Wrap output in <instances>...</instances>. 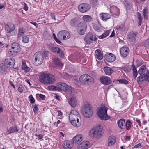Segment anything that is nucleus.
I'll use <instances>...</instances> for the list:
<instances>
[{"label":"nucleus","mask_w":149,"mask_h":149,"mask_svg":"<svg viewBox=\"0 0 149 149\" xmlns=\"http://www.w3.org/2000/svg\"><path fill=\"white\" fill-rule=\"evenodd\" d=\"M39 81L46 84H54L56 81L55 77L51 74L43 73L39 77Z\"/></svg>","instance_id":"1"},{"label":"nucleus","mask_w":149,"mask_h":149,"mask_svg":"<svg viewBox=\"0 0 149 149\" xmlns=\"http://www.w3.org/2000/svg\"><path fill=\"white\" fill-rule=\"evenodd\" d=\"M107 107L101 106L97 112V114L100 118L103 120H107L110 118V117L107 114Z\"/></svg>","instance_id":"2"},{"label":"nucleus","mask_w":149,"mask_h":149,"mask_svg":"<svg viewBox=\"0 0 149 149\" xmlns=\"http://www.w3.org/2000/svg\"><path fill=\"white\" fill-rule=\"evenodd\" d=\"M80 82L84 85L92 84L94 81V78L88 74L81 75L79 77Z\"/></svg>","instance_id":"3"},{"label":"nucleus","mask_w":149,"mask_h":149,"mask_svg":"<svg viewBox=\"0 0 149 149\" xmlns=\"http://www.w3.org/2000/svg\"><path fill=\"white\" fill-rule=\"evenodd\" d=\"M81 111L85 117L88 118L92 116L93 109L89 104H86L82 107Z\"/></svg>","instance_id":"4"},{"label":"nucleus","mask_w":149,"mask_h":149,"mask_svg":"<svg viewBox=\"0 0 149 149\" xmlns=\"http://www.w3.org/2000/svg\"><path fill=\"white\" fill-rule=\"evenodd\" d=\"M102 131L101 127L97 126L91 130L89 132V134L91 137L98 139L101 137Z\"/></svg>","instance_id":"5"},{"label":"nucleus","mask_w":149,"mask_h":149,"mask_svg":"<svg viewBox=\"0 0 149 149\" xmlns=\"http://www.w3.org/2000/svg\"><path fill=\"white\" fill-rule=\"evenodd\" d=\"M33 63L36 65H39L43 62L44 58L42 53L40 52H36L34 55Z\"/></svg>","instance_id":"6"},{"label":"nucleus","mask_w":149,"mask_h":149,"mask_svg":"<svg viewBox=\"0 0 149 149\" xmlns=\"http://www.w3.org/2000/svg\"><path fill=\"white\" fill-rule=\"evenodd\" d=\"M11 47L9 51V54L11 56H15L20 51L19 46L18 43L14 42L12 44Z\"/></svg>","instance_id":"7"},{"label":"nucleus","mask_w":149,"mask_h":149,"mask_svg":"<svg viewBox=\"0 0 149 149\" xmlns=\"http://www.w3.org/2000/svg\"><path fill=\"white\" fill-rule=\"evenodd\" d=\"M15 60L13 58H6L4 62V65L9 68H13L15 63Z\"/></svg>","instance_id":"8"},{"label":"nucleus","mask_w":149,"mask_h":149,"mask_svg":"<svg viewBox=\"0 0 149 149\" xmlns=\"http://www.w3.org/2000/svg\"><path fill=\"white\" fill-rule=\"evenodd\" d=\"M79 10L82 13H85L88 11L90 8V5L86 3L80 4L78 6Z\"/></svg>","instance_id":"9"},{"label":"nucleus","mask_w":149,"mask_h":149,"mask_svg":"<svg viewBox=\"0 0 149 149\" xmlns=\"http://www.w3.org/2000/svg\"><path fill=\"white\" fill-rule=\"evenodd\" d=\"M99 80L102 84L105 85H108L111 83L110 78L107 76H102L100 78Z\"/></svg>","instance_id":"10"},{"label":"nucleus","mask_w":149,"mask_h":149,"mask_svg":"<svg viewBox=\"0 0 149 149\" xmlns=\"http://www.w3.org/2000/svg\"><path fill=\"white\" fill-rule=\"evenodd\" d=\"M120 52L121 56L124 58H125L129 54V49L127 47H123L120 49Z\"/></svg>","instance_id":"11"},{"label":"nucleus","mask_w":149,"mask_h":149,"mask_svg":"<svg viewBox=\"0 0 149 149\" xmlns=\"http://www.w3.org/2000/svg\"><path fill=\"white\" fill-rule=\"evenodd\" d=\"M90 143L88 141H83L79 144L77 146L78 149H87L89 148Z\"/></svg>","instance_id":"12"},{"label":"nucleus","mask_w":149,"mask_h":149,"mask_svg":"<svg viewBox=\"0 0 149 149\" xmlns=\"http://www.w3.org/2000/svg\"><path fill=\"white\" fill-rule=\"evenodd\" d=\"M5 31L7 33H10L13 31L15 29L14 25L11 23H9L5 25Z\"/></svg>","instance_id":"13"},{"label":"nucleus","mask_w":149,"mask_h":149,"mask_svg":"<svg viewBox=\"0 0 149 149\" xmlns=\"http://www.w3.org/2000/svg\"><path fill=\"white\" fill-rule=\"evenodd\" d=\"M127 38L129 41L133 42L136 40V35L137 34V32H134L133 31L129 32Z\"/></svg>","instance_id":"14"},{"label":"nucleus","mask_w":149,"mask_h":149,"mask_svg":"<svg viewBox=\"0 0 149 149\" xmlns=\"http://www.w3.org/2000/svg\"><path fill=\"white\" fill-rule=\"evenodd\" d=\"M62 145L64 149H71L72 147V141L68 140L65 141Z\"/></svg>","instance_id":"15"},{"label":"nucleus","mask_w":149,"mask_h":149,"mask_svg":"<svg viewBox=\"0 0 149 149\" xmlns=\"http://www.w3.org/2000/svg\"><path fill=\"white\" fill-rule=\"evenodd\" d=\"M104 57L107 61L110 62L114 61L116 59L115 56L112 53L106 54L105 55Z\"/></svg>","instance_id":"16"},{"label":"nucleus","mask_w":149,"mask_h":149,"mask_svg":"<svg viewBox=\"0 0 149 149\" xmlns=\"http://www.w3.org/2000/svg\"><path fill=\"white\" fill-rule=\"evenodd\" d=\"M83 136L81 134H79L76 136L73 139V143L77 144L83 140Z\"/></svg>","instance_id":"17"},{"label":"nucleus","mask_w":149,"mask_h":149,"mask_svg":"<svg viewBox=\"0 0 149 149\" xmlns=\"http://www.w3.org/2000/svg\"><path fill=\"white\" fill-rule=\"evenodd\" d=\"M148 77L145 74H144L139 76L137 78V81L139 84L141 83L143 81H147Z\"/></svg>","instance_id":"18"},{"label":"nucleus","mask_w":149,"mask_h":149,"mask_svg":"<svg viewBox=\"0 0 149 149\" xmlns=\"http://www.w3.org/2000/svg\"><path fill=\"white\" fill-rule=\"evenodd\" d=\"M93 39V35L91 33H88L86 36L84 38V40L87 44H90L91 43Z\"/></svg>","instance_id":"19"},{"label":"nucleus","mask_w":149,"mask_h":149,"mask_svg":"<svg viewBox=\"0 0 149 149\" xmlns=\"http://www.w3.org/2000/svg\"><path fill=\"white\" fill-rule=\"evenodd\" d=\"M99 16L101 19L104 21L106 20L111 17V16L110 14L104 13H100Z\"/></svg>","instance_id":"20"},{"label":"nucleus","mask_w":149,"mask_h":149,"mask_svg":"<svg viewBox=\"0 0 149 149\" xmlns=\"http://www.w3.org/2000/svg\"><path fill=\"white\" fill-rule=\"evenodd\" d=\"M125 121L124 119H121L117 121L119 127L122 129H125Z\"/></svg>","instance_id":"21"},{"label":"nucleus","mask_w":149,"mask_h":149,"mask_svg":"<svg viewBox=\"0 0 149 149\" xmlns=\"http://www.w3.org/2000/svg\"><path fill=\"white\" fill-rule=\"evenodd\" d=\"M95 55L96 58L99 60H101L103 57L101 51L98 49L95 51Z\"/></svg>","instance_id":"22"},{"label":"nucleus","mask_w":149,"mask_h":149,"mask_svg":"<svg viewBox=\"0 0 149 149\" xmlns=\"http://www.w3.org/2000/svg\"><path fill=\"white\" fill-rule=\"evenodd\" d=\"M71 123L72 125L78 127L80 125L81 123V121H79V120L78 118H77L76 120H70Z\"/></svg>","instance_id":"23"},{"label":"nucleus","mask_w":149,"mask_h":149,"mask_svg":"<svg viewBox=\"0 0 149 149\" xmlns=\"http://www.w3.org/2000/svg\"><path fill=\"white\" fill-rule=\"evenodd\" d=\"M18 131V129L16 126H12L10 128H9L7 131L6 132V133L7 134L14 133Z\"/></svg>","instance_id":"24"},{"label":"nucleus","mask_w":149,"mask_h":149,"mask_svg":"<svg viewBox=\"0 0 149 149\" xmlns=\"http://www.w3.org/2000/svg\"><path fill=\"white\" fill-rule=\"evenodd\" d=\"M116 137L113 136H111L109 137L108 145L109 146H111L113 145L116 141Z\"/></svg>","instance_id":"25"},{"label":"nucleus","mask_w":149,"mask_h":149,"mask_svg":"<svg viewBox=\"0 0 149 149\" xmlns=\"http://www.w3.org/2000/svg\"><path fill=\"white\" fill-rule=\"evenodd\" d=\"M77 116H79V113L76 110H73L70 113L69 117V120L73 119L72 117H75Z\"/></svg>","instance_id":"26"},{"label":"nucleus","mask_w":149,"mask_h":149,"mask_svg":"<svg viewBox=\"0 0 149 149\" xmlns=\"http://www.w3.org/2000/svg\"><path fill=\"white\" fill-rule=\"evenodd\" d=\"M68 102L71 106L73 107H75L77 104V101L75 98L74 97L70 98Z\"/></svg>","instance_id":"27"},{"label":"nucleus","mask_w":149,"mask_h":149,"mask_svg":"<svg viewBox=\"0 0 149 149\" xmlns=\"http://www.w3.org/2000/svg\"><path fill=\"white\" fill-rule=\"evenodd\" d=\"M104 70L105 73L109 75L111 74L113 71V70L111 68L107 66L105 67Z\"/></svg>","instance_id":"28"},{"label":"nucleus","mask_w":149,"mask_h":149,"mask_svg":"<svg viewBox=\"0 0 149 149\" xmlns=\"http://www.w3.org/2000/svg\"><path fill=\"white\" fill-rule=\"evenodd\" d=\"M21 67L22 70H24L26 72H28L30 70L29 68L27 66L26 63L24 61H22Z\"/></svg>","instance_id":"29"},{"label":"nucleus","mask_w":149,"mask_h":149,"mask_svg":"<svg viewBox=\"0 0 149 149\" xmlns=\"http://www.w3.org/2000/svg\"><path fill=\"white\" fill-rule=\"evenodd\" d=\"M52 60L54 63L56 65L60 66H62L63 65V63L58 58H53Z\"/></svg>","instance_id":"30"},{"label":"nucleus","mask_w":149,"mask_h":149,"mask_svg":"<svg viewBox=\"0 0 149 149\" xmlns=\"http://www.w3.org/2000/svg\"><path fill=\"white\" fill-rule=\"evenodd\" d=\"M125 129H126L127 130H130L132 125V123L129 120H127L125 122Z\"/></svg>","instance_id":"31"},{"label":"nucleus","mask_w":149,"mask_h":149,"mask_svg":"<svg viewBox=\"0 0 149 149\" xmlns=\"http://www.w3.org/2000/svg\"><path fill=\"white\" fill-rule=\"evenodd\" d=\"M57 85L58 86V91H62L64 90L65 86H67V84L64 83L60 82Z\"/></svg>","instance_id":"32"},{"label":"nucleus","mask_w":149,"mask_h":149,"mask_svg":"<svg viewBox=\"0 0 149 149\" xmlns=\"http://www.w3.org/2000/svg\"><path fill=\"white\" fill-rule=\"evenodd\" d=\"M64 30L59 31L57 34V37L58 38L61 40H65V36L64 35L63 32Z\"/></svg>","instance_id":"33"},{"label":"nucleus","mask_w":149,"mask_h":149,"mask_svg":"<svg viewBox=\"0 0 149 149\" xmlns=\"http://www.w3.org/2000/svg\"><path fill=\"white\" fill-rule=\"evenodd\" d=\"M26 31L25 29L23 27H20L19 28L18 31V36L21 37L23 36Z\"/></svg>","instance_id":"34"},{"label":"nucleus","mask_w":149,"mask_h":149,"mask_svg":"<svg viewBox=\"0 0 149 149\" xmlns=\"http://www.w3.org/2000/svg\"><path fill=\"white\" fill-rule=\"evenodd\" d=\"M72 90L71 87L67 84V86H65L63 91L67 93V94H70L72 93Z\"/></svg>","instance_id":"35"},{"label":"nucleus","mask_w":149,"mask_h":149,"mask_svg":"<svg viewBox=\"0 0 149 149\" xmlns=\"http://www.w3.org/2000/svg\"><path fill=\"white\" fill-rule=\"evenodd\" d=\"M109 30L106 31L102 35L100 36H97V37L98 36L99 39L104 38L106 37L109 35Z\"/></svg>","instance_id":"36"},{"label":"nucleus","mask_w":149,"mask_h":149,"mask_svg":"<svg viewBox=\"0 0 149 149\" xmlns=\"http://www.w3.org/2000/svg\"><path fill=\"white\" fill-rule=\"evenodd\" d=\"M83 20L86 22H90L92 20V18L89 15H85L83 17Z\"/></svg>","instance_id":"37"},{"label":"nucleus","mask_w":149,"mask_h":149,"mask_svg":"<svg viewBox=\"0 0 149 149\" xmlns=\"http://www.w3.org/2000/svg\"><path fill=\"white\" fill-rule=\"evenodd\" d=\"M124 4L127 10H130L132 8V3L131 2L126 1H125Z\"/></svg>","instance_id":"38"},{"label":"nucleus","mask_w":149,"mask_h":149,"mask_svg":"<svg viewBox=\"0 0 149 149\" xmlns=\"http://www.w3.org/2000/svg\"><path fill=\"white\" fill-rule=\"evenodd\" d=\"M148 10L146 8H145L143 10L142 14L143 16L144 19H148Z\"/></svg>","instance_id":"39"},{"label":"nucleus","mask_w":149,"mask_h":149,"mask_svg":"<svg viewBox=\"0 0 149 149\" xmlns=\"http://www.w3.org/2000/svg\"><path fill=\"white\" fill-rule=\"evenodd\" d=\"M48 88L49 90L54 91H58V85L55 86L54 85L49 86L48 87Z\"/></svg>","instance_id":"40"},{"label":"nucleus","mask_w":149,"mask_h":149,"mask_svg":"<svg viewBox=\"0 0 149 149\" xmlns=\"http://www.w3.org/2000/svg\"><path fill=\"white\" fill-rule=\"evenodd\" d=\"M146 67L145 66H141L138 71L139 74H143V73H144L146 71Z\"/></svg>","instance_id":"41"},{"label":"nucleus","mask_w":149,"mask_h":149,"mask_svg":"<svg viewBox=\"0 0 149 149\" xmlns=\"http://www.w3.org/2000/svg\"><path fill=\"white\" fill-rule=\"evenodd\" d=\"M84 26H85V29H86L87 26L86 23L85 22H80L77 28H80V29H84Z\"/></svg>","instance_id":"42"},{"label":"nucleus","mask_w":149,"mask_h":149,"mask_svg":"<svg viewBox=\"0 0 149 149\" xmlns=\"http://www.w3.org/2000/svg\"><path fill=\"white\" fill-rule=\"evenodd\" d=\"M77 21L75 18H74L70 21V24L72 26L75 27L77 24Z\"/></svg>","instance_id":"43"},{"label":"nucleus","mask_w":149,"mask_h":149,"mask_svg":"<svg viewBox=\"0 0 149 149\" xmlns=\"http://www.w3.org/2000/svg\"><path fill=\"white\" fill-rule=\"evenodd\" d=\"M85 26H84V29H80V28H77V31L79 34L81 35H83L85 33L86 29H85Z\"/></svg>","instance_id":"44"},{"label":"nucleus","mask_w":149,"mask_h":149,"mask_svg":"<svg viewBox=\"0 0 149 149\" xmlns=\"http://www.w3.org/2000/svg\"><path fill=\"white\" fill-rule=\"evenodd\" d=\"M59 48L57 47H52L51 49V51L54 53H57V52H59Z\"/></svg>","instance_id":"45"},{"label":"nucleus","mask_w":149,"mask_h":149,"mask_svg":"<svg viewBox=\"0 0 149 149\" xmlns=\"http://www.w3.org/2000/svg\"><path fill=\"white\" fill-rule=\"evenodd\" d=\"M29 39L27 36H24L22 37V42L25 43H27L29 41Z\"/></svg>","instance_id":"46"},{"label":"nucleus","mask_w":149,"mask_h":149,"mask_svg":"<svg viewBox=\"0 0 149 149\" xmlns=\"http://www.w3.org/2000/svg\"><path fill=\"white\" fill-rule=\"evenodd\" d=\"M119 83L122 84H127L128 81L125 79H122L118 80Z\"/></svg>","instance_id":"47"},{"label":"nucleus","mask_w":149,"mask_h":149,"mask_svg":"<svg viewBox=\"0 0 149 149\" xmlns=\"http://www.w3.org/2000/svg\"><path fill=\"white\" fill-rule=\"evenodd\" d=\"M63 32L64 33V35L65 36V39H67L69 38L70 36L69 33L65 30H64Z\"/></svg>","instance_id":"48"},{"label":"nucleus","mask_w":149,"mask_h":149,"mask_svg":"<svg viewBox=\"0 0 149 149\" xmlns=\"http://www.w3.org/2000/svg\"><path fill=\"white\" fill-rule=\"evenodd\" d=\"M118 30L121 32H123L125 30V27L124 25H121L118 28Z\"/></svg>","instance_id":"49"},{"label":"nucleus","mask_w":149,"mask_h":149,"mask_svg":"<svg viewBox=\"0 0 149 149\" xmlns=\"http://www.w3.org/2000/svg\"><path fill=\"white\" fill-rule=\"evenodd\" d=\"M59 52H57V54L60 56V57L61 58H63L64 57V53L62 50L59 48Z\"/></svg>","instance_id":"50"},{"label":"nucleus","mask_w":149,"mask_h":149,"mask_svg":"<svg viewBox=\"0 0 149 149\" xmlns=\"http://www.w3.org/2000/svg\"><path fill=\"white\" fill-rule=\"evenodd\" d=\"M90 3L91 4L95 6L98 4V0H90Z\"/></svg>","instance_id":"51"},{"label":"nucleus","mask_w":149,"mask_h":149,"mask_svg":"<svg viewBox=\"0 0 149 149\" xmlns=\"http://www.w3.org/2000/svg\"><path fill=\"white\" fill-rule=\"evenodd\" d=\"M29 99L31 103H34V99L33 98L32 95L31 94L29 96Z\"/></svg>","instance_id":"52"},{"label":"nucleus","mask_w":149,"mask_h":149,"mask_svg":"<svg viewBox=\"0 0 149 149\" xmlns=\"http://www.w3.org/2000/svg\"><path fill=\"white\" fill-rule=\"evenodd\" d=\"M93 28L94 30L97 32H99L101 30L100 28L96 24L94 25Z\"/></svg>","instance_id":"53"},{"label":"nucleus","mask_w":149,"mask_h":149,"mask_svg":"<svg viewBox=\"0 0 149 149\" xmlns=\"http://www.w3.org/2000/svg\"><path fill=\"white\" fill-rule=\"evenodd\" d=\"M76 57L75 60L78 61H79L80 60L82 59L83 58V56L82 54H79Z\"/></svg>","instance_id":"54"},{"label":"nucleus","mask_w":149,"mask_h":149,"mask_svg":"<svg viewBox=\"0 0 149 149\" xmlns=\"http://www.w3.org/2000/svg\"><path fill=\"white\" fill-rule=\"evenodd\" d=\"M38 110V107L37 105L35 104L34 105V107L33 108V110L34 112L35 113H36L37 112Z\"/></svg>","instance_id":"55"},{"label":"nucleus","mask_w":149,"mask_h":149,"mask_svg":"<svg viewBox=\"0 0 149 149\" xmlns=\"http://www.w3.org/2000/svg\"><path fill=\"white\" fill-rule=\"evenodd\" d=\"M35 136H36L37 137H38V138L39 139H41L43 138V136L42 134H36Z\"/></svg>","instance_id":"56"},{"label":"nucleus","mask_w":149,"mask_h":149,"mask_svg":"<svg viewBox=\"0 0 149 149\" xmlns=\"http://www.w3.org/2000/svg\"><path fill=\"white\" fill-rule=\"evenodd\" d=\"M28 7L27 5L25 3H24V7L23 9L26 11H27L28 10Z\"/></svg>","instance_id":"57"},{"label":"nucleus","mask_w":149,"mask_h":149,"mask_svg":"<svg viewBox=\"0 0 149 149\" xmlns=\"http://www.w3.org/2000/svg\"><path fill=\"white\" fill-rule=\"evenodd\" d=\"M133 68V72H137L136 67L135 66L134 64H133L132 65Z\"/></svg>","instance_id":"58"},{"label":"nucleus","mask_w":149,"mask_h":149,"mask_svg":"<svg viewBox=\"0 0 149 149\" xmlns=\"http://www.w3.org/2000/svg\"><path fill=\"white\" fill-rule=\"evenodd\" d=\"M137 17L138 19H142L141 14L139 12L137 13Z\"/></svg>","instance_id":"59"},{"label":"nucleus","mask_w":149,"mask_h":149,"mask_svg":"<svg viewBox=\"0 0 149 149\" xmlns=\"http://www.w3.org/2000/svg\"><path fill=\"white\" fill-rule=\"evenodd\" d=\"M124 138L125 141H130V137L129 136H124Z\"/></svg>","instance_id":"60"},{"label":"nucleus","mask_w":149,"mask_h":149,"mask_svg":"<svg viewBox=\"0 0 149 149\" xmlns=\"http://www.w3.org/2000/svg\"><path fill=\"white\" fill-rule=\"evenodd\" d=\"M49 53V52L47 51H45L44 53L45 58L47 59L48 58V54Z\"/></svg>","instance_id":"61"},{"label":"nucleus","mask_w":149,"mask_h":149,"mask_svg":"<svg viewBox=\"0 0 149 149\" xmlns=\"http://www.w3.org/2000/svg\"><path fill=\"white\" fill-rule=\"evenodd\" d=\"M50 16L52 17V19H53L54 20H56V19L55 17V15H54V14L52 13H50Z\"/></svg>","instance_id":"62"},{"label":"nucleus","mask_w":149,"mask_h":149,"mask_svg":"<svg viewBox=\"0 0 149 149\" xmlns=\"http://www.w3.org/2000/svg\"><path fill=\"white\" fill-rule=\"evenodd\" d=\"M133 74L134 78L135 79L136 78L137 76V74H138L137 72H133Z\"/></svg>","instance_id":"63"},{"label":"nucleus","mask_w":149,"mask_h":149,"mask_svg":"<svg viewBox=\"0 0 149 149\" xmlns=\"http://www.w3.org/2000/svg\"><path fill=\"white\" fill-rule=\"evenodd\" d=\"M145 44L146 45L149 46V39L146 40Z\"/></svg>","instance_id":"64"}]
</instances>
